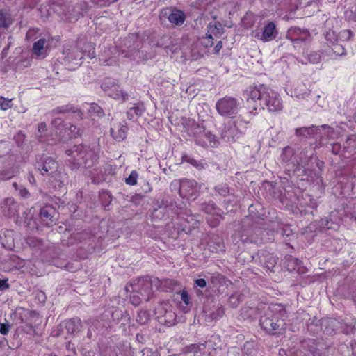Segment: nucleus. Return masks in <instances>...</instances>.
I'll return each mask as SVG.
<instances>
[{"label": "nucleus", "instance_id": "obj_1", "mask_svg": "<svg viewBox=\"0 0 356 356\" xmlns=\"http://www.w3.org/2000/svg\"><path fill=\"white\" fill-rule=\"evenodd\" d=\"M245 95L249 113L254 115L264 107L271 112L282 109L280 95L263 84L249 87L245 91Z\"/></svg>", "mask_w": 356, "mask_h": 356}, {"label": "nucleus", "instance_id": "obj_2", "mask_svg": "<svg viewBox=\"0 0 356 356\" xmlns=\"http://www.w3.org/2000/svg\"><path fill=\"white\" fill-rule=\"evenodd\" d=\"M66 154L69 156L67 161L72 164V168L79 166L90 168L97 161L95 152L81 145H76L73 149H67Z\"/></svg>", "mask_w": 356, "mask_h": 356}, {"label": "nucleus", "instance_id": "obj_3", "mask_svg": "<svg viewBox=\"0 0 356 356\" xmlns=\"http://www.w3.org/2000/svg\"><path fill=\"white\" fill-rule=\"evenodd\" d=\"M249 120L241 115L225 124L220 132L221 138L227 143L238 140L245 131Z\"/></svg>", "mask_w": 356, "mask_h": 356}, {"label": "nucleus", "instance_id": "obj_4", "mask_svg": "<svg viewBox=\"0 0 356 356\" xmlns=\"http://www.w3.org/2000/svg\"><path fill=\"white\" fill-rule=\"evenodd\" d=\"M154 286V277L145 276L134 280L129 285L126 286L125 289L128 292L139 293L144 300L149 301L153 296Z\"/></svg>", "mask_w": 356, "mask_h": 356}, {"label": "nucleus", "instance_id": "obj_5", "mask_svg": "<svg viewBox=\"0 0 356 356\" xmlns=\"http://www.w3.org/2000/svg\"><path fill=\"white\" fill-rule=\"evenodd\" d=\"M55 128V134H51L53 141H65L79 135V129L70 124H63L61 118H55L51 123Z\"/></svg>", "mask_w": 356, "mask_h": 356}, {"label": "nucleus", "instance_id": "obj_6", "mask_svg": "<svg viewBox=\"0 0 356 356\" xmlns=\"http://www.w3.org/2000/svg\"><path fill=\"white\" fill-rule=\"evenodd\" d=\"M296 134L297 136L306 138H314L317 139L319 138L321 143H323V137L326 136L327 138H334V135L335 134L333 129L327 125L299 128L296 130Z\"/></svg>", "mask_w": 356, "mask_h": 356}, {"label": "nucleus", "instance_id": "obj_7", "mask_svg": "<svg viewBox=\"0 0 356 356\" xmlns=\"http://www.w3.org/2000/svg\"><path fill=\"white\" fill-rule=\"evenodd\" d=\"M57 163L51 157L44 159L38 169L43 176H49V180L54 187H60L63 183V175L57 171Z\"/></svg>", "mask_w": 356, "mask_h": 356}, {"label": "nucleus", "instance_id": "obj_8", "mask_svg": "<svg viewBox=\"0 0 356 356\" xmlns=\"http://www.w3.org/2000/svg\"><path fill=\"white\" fill-rule=\"evenodd\" d=\"M240 108V102L234 97L226 96L218 99L216 104L218 113L222 117H231L237 114Z\"/></svg>", "mask_w": 356, "mask_h": 356}, {"label": "nucleus", "instance_id": "obj_9", "mask_svg": "<svg viewBox=\"0 0 356 356\" xmlns=\"http://www.w3.org/2000/svg\"><path fill=\"white\" fill-rule=\"evenodd\" d=\"M195 136L196 144L202 147H216L218 145V140L215 135L210 131H206L204 127L197 125L193 131Z\"/></svg>", "mask_w": 356, "mask_h": 356}, {"label": "nucleus", "instance_id": "obj_10", "mask_svg": "<svg viewBox=\"0 0 356 356\" xmlns=\"http://www.w3.org/2000/svg\"><path fill=\"white\" fill-rule=\"evenodd\" d=\"M102 88L110 97L115 99L124 101L128 95L120 89L115 79L106 78L102 83Z\"/></svg>", "mask_w": 356, "mask_h": 356}, {"label": "nucleus", "instance_id": "obj_11", "mask_svg": "<svg viewBox=\"0 0 356 356\" xmlns=\"http://www.w3.org/2000/svg\"><path fill=\"white\" fill-rule=\"evenodd\" d=\"M179 195L187 200H195L199 195L200 186L193 179H184L179 181Z\"/></svg>", "mask_w": 356, "mask_h": 356}, {"label": "nucleus", "instance_id": "obj_12", "mask_svg": "<svg viewBox=\"0 0 356 356\" xmlns=\"http://www.w3.org/2000/svg\"><path fill=\"white\" fill-rule=\"evenodd\" d=\"M321 328L327 334H333L337 332H348L350 326L337 318H326L322 320Z\"/></svg>", "mask_w": 356, "mask_h": 356}, {"label": "nucleus", "instance_id": "obj_13", "mask_svg": "<svg viewBox=\"0 0 356 356\" xmlns=\"http://www.w3.org/2000/svg\"><path fill=\"white\" fill-rule=\"evenodd\" d=\"M282 321L278 317L272 314V312H267L265 315L260 318V325L261 328L270 334H275L280 330Z\"/></svg>", "mask_w": 356, "mask_h": 356}, {"label": "nucleus", "instance_id": "obj_14", "mask_svg": "<svg viewBox=\"0 0 356 356\" xmlns=\"http://www.w3.org/2000/svg\"><path fill=\"white\" fill-rule=\"evenodd\" d=\"M282 262L284 267L289 272H296L298 274L305 273V268L302 266V261L297 258L291 255H286Z\"/></svg>", "mask_w": 356, "mask_h": 356}, {"label": "nucleus", "instance_id": "obj_15", "mask_svg": "<svg viewBox=\"0 0 356 356\" xmlns=\"http://www.w3.org/2000/svg\"><path fill=\"white\" fill-rule=\"evenodd\" d=\"M356 143V136H352L348 138L346 142V145H344L343 149H341V145L339 143H334L332 145V152L334 154H343L345 157H348L349 156L346 155V152H351L352 149L355 147Z\"/></svg>", "mask_w": 356, "mask_h": 356}, {"label": "nucleus", "instance_id": "obj_16", "mask_svg": "<svg viewBox=\"0 0 356 356\" xmlns=\"http://www.w3.org/2000/svg\"><path fill=\"white\" fill-rule=\"evenodd\" d=\"M276 26L273 22H268L263 29L261 34L257 33L256 37L264 42L272 40L277 35Z\"/></svg>", "mask_w": 356, "mask_h": 356}, {"label": "nucleus", "instance_id": "obj_17", "mask_svg": "<svg viewBox=\"0 0 356 356\" xmlns=\"http://www.w3.org/2000/svg\"><path fill=\"white\" fill-rule=\"evenodd\" d=\"M203 210L205 213L211 214L212 216L207 218V222L211 227H216L220 222L221 216L218 214L217 209L213 203L207 204Z\"/></svg>", "mask_w": 356, "mask_h": 356}, {"label": "nucleus", "instance_id": "obj_18", "mask_svg": "<svg viewBox=\"0 0 356 356\" xmlns=\"http://www.w3.org/2000/svg\"><path fill=\"white\" fill-rule=\"evenodd\" d=\"M154 286L163 291L173 290L177 285L178 282L172 279L159 280L154 277Z\"/></svg>", "mask_w": 356, "mask_h": 356}, {"label": "nucleus", "instance_id": "obj_19", "mask_svg": "<svg viewBox=\"0 0 356 356\" xmlns=\"http://www.w3.org/2000/svg\"><path fill=\"white\" fill-rule=\"evenodd\" d=\"M127 131V127L125 121L120 122L118 126L111 129L113 138L118 141H122L126 138Z\"/></svg>", "mask_w": 356, "mask_h": 356}, {"label": "nucleus", "instance_id": "obj_20", "mask_svg": "<svg viewBox=\"0 0 356 356\" xmlns=\"http://www.w3.org/2000/svg\"><path fill=\"white\" fill-rule=\"evenodd\" d=\"M65 327L68 334L76 335L81 330V321L77 318L69 319L65 322Z\"/></svg>", "mask_w": 356, "mask_h": 356}, {"label": "nucleus", "instance_id": "obj_21", "mask_svg": "<svg viewBox=\"0 0 356 356\" xmlns=\"http://www.w3.org/2000/svg\"><path fill=\"white\" fill-rule=\"evenodd\" d=\"M186 19L185 13L178 9H172L169 14L168 20L175 26H181Z\"/></svg>", "mask_w": 356, "mask_h": 356}, {"label": "nucleus", "instance_id": "obj_22", "mask_svg": "<svg viewBox=\"0 0 356 356\" xmlns=\"http://www.w3.org/2000/svg\"><path fill=\"white\" fill-rule=\"evenodd\" d=\"M287 36L292 41H303L307 39L309 36V33L307 30L302 31L300 29L293 28L289 29Z\"/></svg>", "mask_w": 356, "mask_h": 356}, {"label": "nucleus", "instance_id": "obj_23", "mask_svg": "<svg viewBox=\"0 0 356 356\" xmlns=\"http://www.w3.org/2000/svg\"><path fill=\"white\" fill-rule=\"evenodd\" d=\"M304 348L308 352L309 356H322L321 350L315 339H308L303 343Z\"/></svg>", "mask_w": 356, "mask_h": 356}, {"label": "nucleus", "instance_id": "obj_24", "mask_svg": "<svg viewBox=\"0 0 356 356\" xmlns=\"http://www.w3.org/2000/svg\"><path fill=\"white\" fill-rule=\"evenodd\" d=\"M311 92L304 85H300L291 90V95L298 99H308Z\"/></svg>", "mask_w": 356, "mask_h": 356}, {"label": "nucleus", "instance_id": "obj_25", "mask_svg": "<svg viewBox=\"0 0 356 356\" xmlns=\"http://www.w3.org/2000/svg\"><path fill=\"white\" fill-rule=\"evenodd\" d=\"M53 209L50 207H44L41 209L40 212V218L44 222V225L50 227L53 225Z\"/></svg>", "mask_w": 356, "mask_h": 356}, {"label": "nucleus", "instance_id": "obj_26", "mask_svg": "<svg viewBox=\"0 0 356 356\" xmlns=\"http://www.w3.org/2000/svg\"><path fill=\"white\" fill-rule=\"evenodd\" d=\"M52 128L55 129L53 126H52ZM47 131V125L45 123L42 122V123L39 124L38 133L40 134V135L38 136L40 138L41 141H42V142L47 141L48 143H51V144L54 143H56L57 141L51 140V139H52L51 134H53V135L55 134V129H54V132L51 133L50 135L46 134Z\"/></svg>", "mask_w": 356, "mask_h": 356}, {"label": "nucleus", "instance_id": "obj_27", "mask_svg": "<svg viewBox=\"0 0 356 356\" xmlns=\"http://www.w3.org/2000/svg\"><path fill=\"white\" fill-rule=\"evenodd\" d=\"M222 31V24L218 22L214 23H209L208 26V33L207 34V38L213 39V35L218 36L221 35Z\"/></svg>", "mask_w": 356, "mask_h": 356}, {"label": "nucleus", "instance_id": "obj_28", "mask_svg": "<svg viewBox=\"0 0 356 356\" xmlns=\"http://www.w3.org/2000/svg\"><path fill=\"white\" fill-rule=\"evenodd\" d=\"M46 43L45 39L42 38L35 42L33 47V53L37 56H45L46 55Z\"/></svg>", "mask_w": 356, "mask_h": 356}, {"label": "nucleus", "instance_id": "obj_29", "mask_svg": "<svg viewBox=\"0 0 356 356\" xmlns=\"http://www.w3.org/2000/svg\"><path fill=\"white\" fill-rule=\"evenodd\" d=\"M171 308L172 305L168 302H161L155 308V314L159 322Z\"/></svg>", "mask_w": 356, "mask_h": 356}, {"label": "nucleus", "instance_id": "obj_30", "mask_svg": "<svg viewBox=\"0 0 356 356\" xmlns=\"http://www.w3.org/2000/svg\"><path fill=\"white\" fill-rule=\"evenodd\" d=\"M176 314L172 309V307L165 314V315L160 320V323L170 327L175 324Z\"/></svg>", "mask_w": 356, "mask_h": 356}, {"label": "nucleus", "instance_id": "obj_31", "mask_svg": "<svg viewBox=\"0 0 356 356\" xmlns=\"http://www.w3.org/2000/svg\"><path fill=\"white\" fill-rule=\"evenodd\" d=\"M243 295L239 292L232 294L228 299L229 306L233 308L238 307L240 302L243 300Z\"/></svg>", "mask_w": 356, "mask_h": 356}, {"label": "nucleus", "instance_id": "obj_32", "mask_svg": "<svg viewBox=\"0 0 356 356\" xmlns=\"http://www.w3.org/2000/svg\"><path fill=\"white\" fill-rule=\"evenodd\" d=\"M136 321L141 325H145L149 321V313L147 310H140L138 312Z\"/></svg>", "mask_w": 356, "mask_h": 356}, {"label": "nucleus", "instance_id": "obj_33", "mask_svg": "<svg viewBox=\"0 0 356 356\" xmlns=\"http://www.w3.org/2000/svg\"><path fill=\"white\" fill-rule=\"evenodd\" d=\"M321 227L323 229H338L339 226L337 223L333 222L331 220H329L327 218H323L321 220Z\"/></svg>", "mask_w": 356, "mask_h": 356}, {"label": "nucleus", "instance_id": "obj_34", "mask_svg": "<svg viewBox=\"0 0 356 356\" xmlns=\"http://www.w3.org/2000/svg\"><path fill=\"white\" fill-rule=\"evenodd\" d=\"M181 302L184 303L186 305V308L184 309V312H188L190 310L188 307L190 304V298L188 293L186 291H183L181 293Z\"/></svg>", "mask_w": 356, "mask_h": 356}, {"label": "nucleus", "instance_id": "obj_35", "mask_svg": "<svg viewBox=\"0 0 356 356\" xmlns=\"http://www.w3.org/2000/svg\"><path fill=\"white\" fill-rule=\"evenodd\" d=\"M88 108V112L91 114V115H96L97 116H101L102 115V111L99 106L96 104H91Z\"/></svg>", "mask_w": 356, "mask_h": 356}, {"label": "nucleus", "instance_id": "obj_36", "mask_svg": "<svg viewBox=\"0 0 356 356\" xmlns=\"http://www.w3.org/2000/svg\"><path fill=\"white\" fill-rule=\"evenodd\" d=\"M186 161L193 165L197 169H203L205 168L207 163L202 161H197L192 158H187Z\"/></svg>", "mask_w": 356, "mask_h": 356}, {"label": "nucleus", "instance_id": "obj_37", "mask_svg": "<svg viewBox=\"0 0 356 356\" xmlns=\"http://www.w3.org/2000/svg\"><path fill=\"white\" fill-rule=\"evenodd\" d=\"M215 190L222 196H225L229 193V188L225 184H221L216 186Z\"/></svg>", "mask_w": 356, "mask_h": 356}, {"label": "nucleus", "instance_id": "obj_38", "mask_svg": "<svg viewBox=\"0 0 356 356\" xmlns=\"http://www.w3.org/2000/svg\"><path fill=\"white\" fill-rule=\"evenodd\" d=\"M130 302L134 306H138L142 300H143V296H139V293H131V295L129 297Z\"/></svg>", "mask_w": 356, "mask_h": 356}, {"label": "nucleus", "instance_id": "obj_39", "mask_svg": "<svg viewBox=\"0 0 356 356\" xmlns=\"http://www.w3.org/2000/svg\"><path fill=\"white\" fill-rule=\"evenodd\" d=\"M12 107V99H6L0 97V108L6 111Z\"/></svg>", "mask_w": 356, "mask_h": 356}, {"label": "nucleus", "instance_id": "obj_40", "mask_svg": "<svg viewBox=\"0 0 356 356\" xmlns=\"http://www.w3.org/2000/svg\"><path fill=\"white\" fill-rule=\"evenodd\" d=\"M186 222L188 224V226L187 225H184V230H185L186 232L187 230L190 231L191 227H197L199 224L198 220L194 219L193 217L186 219Z\"/></svg>", "mask_w": 356, "mask_h": 356}, {"label": "nucleus", "instance_id": "obj_41", "mask_svg": "<svg viewBox=\"0 0 356 356\" xmlns=\"http://www.w3.org/2000/svg\"><path fill=\"white\" fill-rule=\"evenodd\" d=\"M138 174L136 171H132L125 181L127 184L134 186L137 183Z\"/></svg>", "mask_w": 356, "mask_h": 356}, {"label": "nucleus", "instance_id": "obj_42", "mask_svg": "<svg viewBox=\"0 0 356 356\" xmlns=\"http://www.w3.org/2000/svg\"><path fill=\"white\" fill-rule=\"evenodd\" d=\"M321 56L318 52H311L308 54V60L312 63H318L321 61Z\"/></svg>", "mask_w": 356, "mask_h": 356}, {"label": "nucleus", "instance_id": "obj_43", "mask_svg": "<svg viewBox=\"0 0 356 356\" xmlns=\"http://www.w3.org/2000/svg\"><path fill=\"white\" fill-rule=\"evenodd\" d=\"M10 327L11 325L8 323H0V333L3 335L7 334L9 332Z\"/></svg>", "mask_w": 356, "mask_h": 356}, {"label": "nucleus", "instance_id": "obj_44", "mask_svg": "<svg viewBox=\"0 0 356 356\" xmlns=\"http://www.w3.org/2000/svg\"><path fill=\"white\" fill-rule=\"evenodd\" d=\"M9 18L3 13H0V26L6 27L9 25Z\"/></svg>", "mask_w": 356, "mask_h": 356}, {"label": "nucleus", "instance_id": "obj_45", "mask_svg": "<svg viewBox=\"0 0 356 356\" xmlns=\"http://www.w3.org/2000/svg\"><path fill=\"white\" fill-rule=\"evenodd\" d=\"M332 51L337 56H341V55L345 54L344 48L341 45L338 44L333 45Z\"/></svg>", "mask_w": 356, "mask_h": 356}, {"label": "nucleus", "instance_id": "obj_46", "mask_svg": "<svg viewBox=\"0 0 356 356\" xmlns=\"http://www.w3.org/2000/svg\"><path fill=\"white\" fill-rule=\"evenodd\" d=\"M10 288L8 279H0V291H6Z\"/></svg>", "mask_w": 356, "mask_h": 356}, {"label": "nucleus", "instance_id": "obj_47", "mask_svg": "<svg viewBox=\"0 0 356 356\" xmlns=\"http://www.w3.org/2000/svg\"><path fill=\"white\" fill-rule=\"evenodd\" d=\"M14 175H15L14 170H11V171H9L7 172H3L2 173L0 174V179H10L11 177H13Z\"/></svg>", "mask_w": 356, "mask_h": 356}, {"label": "nucleus", "instance_id": "obj_48", "mask_svg": "<svg viewBox=\"0 0 356 356\" xmlns=\"http://www.w3.org/2000/svg\"><path fill=\"white\" fill-rule=\"evenodd\" d=\"M9 205L13 206L14 209H15V202L13 198L9 197L4 200V202L2 204L1 207L5 209V207Z\"/></svg>", "mask_w": 356, "mask_h": 356}, {"label": "nucleus", "instance_id": "obj_49", "mask_svg": "<svg viewBox=\"0 0 356 356\" xmlns=\"http://www.w3.org/2000/svg\"><path fill=\"white\" fill-rule=\"evenodd\" d=\"M95 3L99 6H104L110 4L111 3L115 2L117 0H92Z\"/></svg>", "mask_w": 356, "mask_h": 356}, {"label": "nucleus", "instance_id": "obj_50", "mask_svg": "<svg viewBox=\"0 0 356 356\" xmlns=\"http://www.w3.org/2000/svg\"><path fill=\"white\" fill-rule=\"evenodd\" d=\"M13 235H14V233L13 231H10V230H8L6 232V234H5V236L6 237H8L9 238H12V241H10L9 239H7L6 241V243L7 244H10V243H18L17 241H15L13 238Z\"/></svg>", "mask_w": 356, "mask_h": 356}, {"label": "nucleus", "instance_id": "obj_51", "mask_svg": "<svg viewBox=\"0 0 356 356\" xmlns=\"http://www.w3.org/2000/svg\"><path fill=\"white\" fill-rule=\"evenodd\" d=\"M195 285L200 288H204L207 285V282L204 279L199 278L195 280Z\"/></svg>", "mask_w": 356, "mask_h": 356}, {"label": "nucleus", "instance_id": "obj_52", "mask_svg": "<svg viewBox=\"0 0 356 356\" xmlns=\"http://www.w3.org/2000/svg\"><path fill=\"white\" fill-rule=\"evenodd\" d=\"M223 314H224L223 309H221V308H218L217 309L216 314V313H213L212 315H211V317H212V319L216 320L218 318L222 317Z\"/></svg>", "mask_w": 356, "mask_h": 356}, {"label": "nucleus", "instance_id": "obj_53", "mask_svg": "<svg viewBox=\"0 0 356 356\" xmlns=\"http://www.w3.org/2000/svg\"><path fill=\"white\" fill-rule=\"evenodd\" d=\"M293 154V151L291 149V148H290L289 147H285L284 149H283V152H282V157H283V160L284 161H286V155H291Z\"/></svg>", "mask_w": 356, "mask_h": 356}, {"label": "nucleus", "instance_id": "obj_54", "mask_svg": "<svg viewBox=\"0 0 356 356\" xmlns=\"http://www.w3.org/2000/svg\"><path fill=\"white\" fill-rule=\"evenodd\" d=\"M36 33V31L35 29H30L26 33V38L28 40H31L33 38L34 35Z\"/></svg>", "mask_w": 356, "mask_h": 356}, {"label": "nucleus", "instance_id": "obj_55", "mask_svg": "<svg viewBox=\"0 0 356 356\" xmlns=\"http://www.w3.org/2000/svg\"><path fill=\"white\" fill-rule=\"evenodd\" d=\"M19 195L23 197H27L29 195V193L25 188H21L19 189Z\"/></svg>", "mask_w": 356, "mask_h": 356}, {"label": "nucleus", "instance_id": "obj_56", "mask_svg": "<svg viewBox=\"0 0 356 356\" xmlns=\"http://www.w3.org/2000/svg\"><path fill=\"white\" fill-rule=\"evenodd\" d=\"M89 47H90V49H89V51H88V56H89L90 58H93V57H95L94 46H93V44H89Z\"/></svg>", "mask_w": 356, "mask_h": 356}, {"label": "nucleus", "instance_id": "obj_57", "mask_svg": "<svg viewBox=\"0 0 356 356\" xmlns=\"http://www.w3.org/2000/svg\"><path fill=\"white\" fill-rule=\"evenodd\" d=\"M84 252V249L82 247H80L79 250H77L78 252V257L80 259H85L87 257L86 254H83L82 253Z\"/></svg>", "mask_w": 356, "mask_h": 356}, {"label": "nucleus", "instance_id": "obj_58", "mask_svg": "<svg viewBox=\"0 0 356 356\" xmlns=\"http://www.w3.org/2000/svg\"><path fill=\"white\" fill-rule=\"evenodd\" d=\"M57 113H65L69 111L68 108L67 106H60L56 108Z\"/></svg>", "mask_w": 356, "mask_h": 356}, {"label": "nucleus", "instance_id": "obj_59", "mask_svg": "<svg viewBox=\"0 0 356 356\" xmlns=\"http://www.w3.org/2000/svg\"><path fill=\"white\" fill-rule=\"evenodd\" d=\"M222 42L221 41H219L215 47L216 51L218 52L222 48Z\"/></svg>", "mask_w": 356, "mask_h": 356}, {"label": "nucleus", "instance_id": "obj_60", "mask_svg": "<svg viewBox=\"0 0 356 356\" xmlns=\"http://www.w3.org/2000/svg\"><path fill=\"white\" fill-rule=\"evenodd\" d=\"M24 134H22L21 133L18 134L17 136H16V140H17V143H19V140L22 141L24 140Z\"/></svg>", "mask_w": 356, "mask_h": 356}, {"label": "nucleus", "instance_id": "obj_61", "mask_svg": "<svg viewBox=\"0 0 356 356\" xmlns=\"http://www.w3.org/2000/svg\"><path fill=\"white\" fill-rule=\"evenodd\" d=\"M301 165L302 166H305V165H307L308 163H307V161L306 160H302V158L301 157L300 158V163Z\"/></svg>", "mask_w": 356, "mask_h": 356}, {"label": "nucleus", "instance_id": "obj_62", "mask_svg": "<svg viewBox=\"0 0 356 356\" xmlns=\"http://www.w3.org/2000/svg\"><path fill=\"white\" fill-rule=\"evenodd\" d=\"M6 341V340L5 338H2L1 339H0V348L4 345Z\"/></svg>", "mask_w": 356, "mask_h": 356}, {"label": "nucleus", "instance_id": "obj_63", "mask_svg": "<svg viewBox=\"0 0 356 356\" xmlns=\"http://www.w3.org/2000/svg\"><path fill=\"white\" fill-rule=\"evenodd\" d=\"M87 336L88 338H91L92 337V332L90 330L88 331Z\"/></svg>", "mask_w": 356, "mask_h": 356}, {"label": "nucleus", "instance_id": "obj_64", "mask_svg": "<svg viewBox=\"0 0 356 356\" xmlns=\"http://www.w3.org/2000/svg\"><path fill=\"white\" fill-rule=\"evenodd\" d=\"M180 308L182 309V311L184 312V309L186 308V305H182V303L180 302V305H179Z\"/></svg>", "mask_w": 356, "mask_h": 356}]
</instances>
